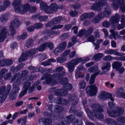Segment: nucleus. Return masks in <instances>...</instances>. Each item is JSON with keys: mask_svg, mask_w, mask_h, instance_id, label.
<instances>
[{"mask_svg": "<svg viewBox=\"0 0 125 125\" xmlns=\"http://www.w3.org/2000/svg\"><path fill=\"white\" fill-rule=\"evenodd\" d=\"M28 36L26 32H23L20 37V38L22 39H26Z\"/></svg>", "mask_w": 125, "mask_h": 125, "instance_id": "56", "label": "nucleus"}, {"mask_svg": "<svg viewBox=\"0 0 125 125\" xmlns=\"http://www.w3.org/2000/svg\"><path fill=\"white\" fill-rule=\"evenodd\" d=\"M47 47H48L51 50H53L54 48V45L53 43L51 42H48L45 43Z\"/></svg>", "mask_w": 125, "mask_h": 125, "instance_id": "37", "label": "nucleus"}, {"mask_svg": "<svg viewBox=\"0 0 125 125\" xmlns=\"http://www.w3.org/2000/svg\"><path fill=\"white\" fill-rule=\"evenodd\" d=\"M31 85L30 82H27L26 83H24L23 90L20 93L19 95V97L21 98L24 95L27 93L28 89Z\"/></svg>", "mask_w": 125, "mask_h": 125, "instance_id": "18", "label": "nucleus"}, {"mask_svg": "<svg viewBox=\"0 0 125 125\" xmlns=\"http://www.w3.org/2000/svg\"><path fill=\"white\" fill-rule=\"evenodd\" d=\"M38 55L41 58L42 60H43L44 59H46L47 58V55L45 54H38Z\"/></svg>", "mask_w": 125, "mask_h": 125, "instance_id": "60", "label": "nucleus"}, {"mask_svg": "<svg viewBox=\"0 0 125 125\" xmlns=\"http://www.w3.org/2000/svg\"><path fill=\"white\" fill-rule=\"evenodd\" d=\"M88 17V14L87 13H85L82 15L80 17V20L83 21L84 20L87 19Z\"/></svg>", "mask_w": 125, "mask_h": 125, "instance_id": "46", "label": "nucleus"}, {"mask_svg": "<svg viewBox=\"0 0 125 125\" xmlns=\"http://www.w3.org/2000/svg\"><path fill=\"white\" fill-rule=\"evenodd\" d=\"M100 72V71H98L96 73H95L92 75L91 77L89 82L90 84H93L94 83V80L96 76H97Z\"/></svg>", "mask_w": 125, "mask_h": 125, "instance_id": "27", "label": "nucleus"}, {"mask_svg": "<svg viewBox=\"0 0 125 125\" xmlns=\"http://www.w3.org/2000/svg\"><path fill=\"white\" fill-rule=\"evenodd\" d=\"M38 19L41 21H47L48 19L47 16H40L38 17Z\"/></svg>", "mask_w": 125, "mask_h": 125, "instance_id": "41", "label": "nucleus"}, {"mask_svg": "<svg viewBox=\"0 0 125 125\" xmlns=\"http://www.w3.org/2000/svg\"><path fill=\"white\" fill-rule=\"evenodd\" d=\"M70 14L71 16L74 17L77 15L78 12L75 11H71L70 12Z\"/></svg>", "mask_w": 125, "mask_h": 125, "instance_id": "57", "label": "nucleus"}, {"mask_svg": "<svg viewBox=\"0 0 125 125\" xmlns=\"http://www.w3.org/2000/svg\"><path fill=\"white\" fill-rule=\"evenodd\" d=\"M20 25V22L18 19H15L13 20L10 23V28H12L17 29L18 28Z\"/></svg>", "mask_w": 125, "mask_h": 125, "instance_id": "23", "label": "nucleus"}, {"mask_svg": "<svg viewBox=\"0 0 125 125\" xmlns=\"http://www.w3.org/2000/svg\"><path fill=\"white\" fill-rule=\"evenodd\" d=\"M47 6L46 3L43 2H42L41 3L40 5V9L42 10H43L44 11Z\"/></svg>", "mask_w": 125, "mask_h": 125, "instance_id": "38", "label": "nucleus"}, {"mask_svg": "<svg viewBox=\"0 0 125 125\" xmlns=\"http://www.w3.org/2000/svg\"><path fill=\"white\" fill-rule=\"evenodd\" d=\"M97 89L94 84L87 87L86 92L90 96L96 94Z\"/></svg>", "mask_w": 125, "mask_h": 125, "instance_id": "14", "label": "nucleus"}, {"mask_svg": "<svg viewBox=\"0 0 125 125\" xmlns=\"http://www.w3.org/2000/svg\"><path fill=\"white\" fill-rule=\"evenodd\" d=\"M47 47V45L45 43L41 45L39 48L36 49H32L30 50L25 52L23 53L18 60L19 62H22L26 60L28 56H32L38 52V50L39 51H42L45 50Z\"/></svg>", "mask_w": 125, "mask_h": 125, "instance_id": "4", "label": "nucleus"}, {"mask_svg": "<svg viewBox=\"0 0 125 125\" xmlns=\"http://www.w3.org/2000/svg\"><path fill=\"white\" fill-rule=\"evenodd\" d=\"M54 108H55V109L54 110V112L57 113L61 112L63 109L62 107L58 105H55L54 106Z\"/></svg>", "mask_w": 125, "mask_h": 125, "instance_id": "31", "label": "nucleus"}, {"mask_svg": "<svg viewBox=\"0 0 125 125\" xmlns=\"http://www.w3.org/2000/svg\"><path fill=\"white\" fill-rule=\"evenodd\" d=\"M111 67V64L109 62H107L104 64V66L102 67V70H104L105 69L107 71H108Z\"/></svg>", "mask_w": 125, "mask_h": 125, "instance_id": "33", "label": "nucleus"}, {"mask_svg": "<svg viewBox=\"0 0 125 125\" xmlns=\"http://www.w3.org/2000/svg\"><path fill=\"white\" fill-rule=\"evenodd\" d=\"M117 121L119 122L122 123H125V118L123 117H120L118 119Z\"/></svg>", "mask_w": 125, "mask_h": 125, "instance_id": "61", "label": "nucleus"}, {"mask_svg": "<svg viewBox=\"0 0 125 125\" xmlns=\"http://www.w3.org/2000/svg\"><path fill=\"white\" fill-rule=\"evenodd\" d=\"M111 12V9L110 7L107 6L105 8V10L104 13L102 12H100L98 15L94 18L92 22L94 23H98L101 19H104L105 17H108L109 16Z\"/></svg>", "mask_w": 125, "mask_h": 125, "instance_id": "7", "label": "nucleus"}, {"mask_svg": "<svg viewBox=\"0 0 125 125\" xmlns=\"http://www.w3.org/2000/svg\"><path fill=\"white\" fill-rule=\"evenodd\" d=\"M72 7L74 9H78L81 7V5L79 4L76 3L75 5H72Z\"/></svg>", "mask_w": 125, "mask_h": 125, "instance_id": "59", "label": "nucleus"}, {"mask_svg": "<svg viewBox=\"0 0 125 125\" xmlns=\"http://www.w3.org/2000/svg\"><path fill=\"white\" fill-rule=\"evenodd\" d=\"M50 6L51 9L52 10L51 11H52L53 12H56L57 11V10L59 9H62L63 8V6L62 5H59L57 6L56 3H52L51 4Z\"/></svg>", "mask_w": 125, "mask_h": 125, "instance_id": "22", "label": "nucleus"}, {"mask_svg": "<svg viewBox=\"0 0 125 125\" xmlns=\"http://www.w3.org/2000/svg\"><path fill=\"white\" fill-rule=\"evenodd\" d=\"M65 73L64 71H63L61 74L59 73H56L53 74L52 75L46 73L42 77L41 80H42L46 79L47 83L50 84L52 85L57 84L59 81L60 82L61 84L63 85L64 87L66 90L65 91L62 89L56 90L55 91V94L59 96H64L67 93V89L70 90L72 88L71 85L68 83L67 79L66 78L62 77L64 75Z\"/></svg>", "mask_w": 125, "mask_h": 125, "instance_id": "1", "label": "nucleus"}, {"mask_svg": "<svg viewBox=\"0 0 125 125\" xmlns=\"http://www.w3.org/2000/svg\"><path fill=\"white\" fill-rule=\"evenodd\" d=\"M35 114L33 113H30L28 114V117L29 118H33Z\"/></svg>", "mask_w": 125, "mask_h": 125, "instance_id": "64", "label": "nucleus"}, {"mask_svg": "<svg viewBox=\"0 0 125 125\" xmlns=\"http://www.w3.org/2000/svg\"><path fill=\"white\" fill-rule=\"evenodd\" d=\"M6 87L3 86L0 88V95L3 94L0 97V102L2 103L4 102L7 97V95L9 94L11 88V85H9L7 87V91L5 92Z\"/></svg>", "mask_w": 125, "mask_h": 125, "instance_id": "11", "label": "nucleus"}, {"mask_svg": "<svg viewBox=\"0 0 125 125\" xmlns=\"http://www.w3.org/2000/svg\"><path fill=\"white\" fill-rule=\"evenodd\" d=\"M16 29V28H12V29L10 28V34L8 33L9 35H8L7 36L9 35H13L15 34V29Z\"/></svg>", "mask_w": 125, "mask_h": 125, "instance_id": "49", "label": "nucleus"}, {"mask_svg": "<svg viewBox=\"0 0 125 125\" xmlns=\"http://www.w3.org/2000/svg\"><path fill=\"white\" fill-rule=\"evenodd\" d=\"M28 73L27 71V70H25L24 71H23L21 73V76L22 77L21 78V79H20V78H19V77H18V78H19L21 80V81L23 79H24V80L23 81H24L25 82L26 81L25 80V78L26 79V80H28V78H26V75Z\"/></svg>", "mask_w": 125, "mask_h": 125, "instance_id": "32", "label": "nucleus"}, {"mask_svg": "<svg viewBox=\"0 0 125 125\" xmlns=\"http://www.w3.org/2000/svg\"><path fill=\"white\" fill-rule=\"evenodd\" d=\"M21 0H15L12 3L15 11L21 14H24L28 10L30 6L28 3H26L24 6L21 4Z\"/></svg>", "mask_w": 125, "mask_h": 125, "instance_id": "5", "label": "nucleus"}, {"mask_svg": "<svg viewBox=\"0 0 125 125\" xmlns=\"http://www.w3.org/2000/svg\"><path fill=\"white\" fill-rule=\"evenodd\" d=\"M63 26L62 25L59 24L54 25L50 30H46V32L44 33H47L49 36H50L51 35L58 34L60 33V31H56L54 30L58 29H60L62 28Z\"/></svg>", "mask_w": 125, "mask_h": 125, "instance_id": "13", "label": "nucleus"}, {"mask_svg": "<svg viewBox=\"0 0 125 125\" xmlns=\"http://www.w3.org/2000/svg\"><path fill=\"white\" fill-rule=\"evenodd\" d=\"M120 16L119 14L116 13L114 16L110 18V23L107 21H105L103 22L102 24L104 27L108 28L110 26V23L113 24L118 23L120 21Z\"/></svg>", "mask_w": 125, "mask_h": 125, "instance_id": "9", "label": "nucleus"}, {"mask_svg": "<svg viewBox=\"0 0 125 125\" xmlns=\"http://www.w3.org/2000/svg\"><path fill=\"white\" fill-rule=\"evenodd\" d=\"M1 27V30L0 33V42L4 40L5 38L9 34L8 33V30L6 28L3 27Z\"/></svg>", "mask_w": 125, "mask_h": 125, "instance_id": "17", "label": "nucleus"}, {"mask_svg": "<svg viewBox=\"0 0 125 125\" xmlns=\"http://www.w3.org/2000/svg\"><path fill=\"white\" fill-rule=\"evenodd\" d=\"M104 55L101 53H98L95 55L93 57V59L96 61H98L101 60Z\"/></svg>", "mask_w": 125, "mask_h": 125, "instance_id": "28", "label": "nucleus"}, {"mask_svg": "<svg viewBox=\"0 0 125 125\" xmlns=\"http://www.w3.org/2000/svg\"><path fill=\"white\" fill-rule=\"evenodd\" d=\"M5 65H10L13 63V61L11 60L5 59Z\"/></svg>", "mask_w": 125, "mask_h": 125, "instance_id": "52", "label": "nucleus"}, {"mask_svg": "<svg viewBox=\"0 0 125 125\" xmlns=\"http://www.w3.org/2000/svg\"><path fill=\"white\" fill-rule=\"evenodd\" d=\"M54 102L58 104H66L68 103V101L65 99H62L61 98L58 97L54 100Z\"/></svg>", "mask_w": 125, "mask_h": 125, "instance_id": "25", "label": "nucleus"}, {"mask_svg": "<svg viewBox=\"0 0 125 125\" xmlns=\"http://www.w3.org/2000/svg\"><path fill=\"white\" fill-rule=\"evenodd\" d=\"M63 50L59 46L54 50V53L55 54H57L61 52Z\"/></svg>", "mask_w": 125, "mask_h": 125, "instance_id": "40", "label": "nucleus"}, {"mask_svg": "<svg viewBox=\"0 0 125 125\" xmlns=\"http://www.w3.org/2000/svg\"><path fill=\"white\" fill-rule=\"evenodd\" d=\"M62 20L61 17H56L52 21H50L46 25V27H50L53 26L54 24L59 23L61 22V20Z\"/></svg>", "mask_w": 125, "mask_h": 125, "instance_id": "19", "label": "nucleus"}, {"mask_svg": "<svg viewBox=\"0 0 125 125\" xmlns=\"http://www.w3.org/2000/svg\"><path fill=\"white\" fill-rule=\"evenodd\" d=\"M69 35L68 33H64L62 35L61 38V39L64 40L68 38L69 37Z\"/></svg>", "mask_w": 125, "mask_h": 125, "instance_id": "47", "label": "nucleus"}, {"mask_svg": "<svg viewBox=\"0 0 125 125\" xmlns=\"http://www.w3.org/2000/svg\"><path fill=\"white\" fill-rule=\"evenodd\" d=\"M1 21L2 22H4L6 21L7 19V16L6 15H3L0 18Z\"/></svg>", "mask_w": 125, "mask_h": 125, "instance_id": "50", "label": "nucleus"}, {"mask_svg": "<svg viewBox=\"0 0 125 125\" xmlns=\"http://www.w3.org/2000/svg\"><path fill=\"white\" fill-rule=\"evenodd\" d=\"M86 38H87V40L88 42H93L95 41V39L93 35H91L88 37H87Z\"/></svg>", "mask_w": 125, "mask_h": 125, "instance_id": "42", "label": "nucleus"}, {"mask_svg": "<svg viewBox=\"0 0 125 125\" xmlns=\"http://www.w3.org/2000/svg\"><path fill=\"white\" fill-rule=\"evenodd\" d=\"M86 34V29H83L79 31L78 35L79 36L84 37V38H87L86 36L85 35Z\"/></svg>", "mask_w": 125, "mask_h": 125, "instance_id": "35", "label": "nucleus"}, {"mask_svg": "<svg viewBox=\"0 0 125 125\" xmlns=\"http://www.w3.org/2000/svg\"><path fill=\"white\" fill-rule=\"evenodd\" d=\"M109 107L107 109V113L111 117H116L123 114L124 112L123 108L118 107L117 108L113 109L115 107L114 104L110 102L108 103Z\"/></svg>", "mask_w": 125, "mask_h": 125, "instance_id": "3", "label": "nucleus"}, {"mask_svg": "<svg viewBox=\"0 0 125 125\" xmlns=\"http://www.w3.org/2000/svg\"><path fill=\"white\" fill-rule=\"evenodd\" d=\"M33 45V41L31 39H29L26 42V46L28 48L31 47Z\"/></svg>", "mask_w": 125, "mask_h": 125, "instance_id": "36", "label": "nucleus"}, {"mask_svg": "<svg viewBox=\"0 0 125 125\" xmlns=\"http://www.w3.org/2000/svg\"><path fill=\"white\" fill-rule=\"evenodd\" d=\"M68 98L70 100H71L72 99H73V101H75V102H74L73 103L75 102V103L74 104H75L77 103V102L78 101V99L76 97V96H71V97L70 98V97H69Z\"/></svg>", "mask_w": 125, "mask_h": 125, "instance_id": "51", "label": "nucleus"}, {"mask_svg": "<svg viewBox=\"0 0 125 125\" xmlns=\"http://www.w3.org/2000/svg\"><path fill=\"white\" fill-rule=\"evenodd\" d=\"M104 52L107 54H114L115 55L121 56L124 54L123 53H120L116 50L110 49L106 50Z\"/></svg>", "mask_w": 125, "mask_h": 125, "instance_id": "21", "label": "nucleus"}, {"mask_svg": "<svg viewBox=\"0 0 125 125\" xmlns=\"http://www.w3.org/2000/svg\"><path fill=\"white\" fill-rule=\"evenodd\" d=\"M63 70V68L62 66L57 67L56 69V71L57 72H60Z\"/></svg>", "mask_w": 125, "mask_h": 125, "instance_id": "63", "label": "nucleus"}, {"mask_svg": "<svg viewBox=\"0 0 125 125\" xmlns=\"http://www.w3.org/2000/svg\"><path fill=\"white\" fill-rule=\"evenodd\" d=\"M90 58H86L82 60L81 58H78L76 59H74L69 63H67L66 65L69 70V71L71 73L73 72L74 69V66L77 65L82 61L83 63H85L89 61Z\"/></svg>", "mask_w": 125, "mask_h": 125, "instance_id": "6", "label": "nucleus"}, {"mask_svg": "<svg viewBox=\"0 0 125 125\" xmlns=\"http://www.w3.org/2000/svg\"><path fill=\"white\" fill-rule=\"evenodd\" d=\"M107 0H99L98 2L93 4L91 7V9L96 11L100 10L102 8L103 6L106 3Z\"/></svg>", "mask_w": 125, "mask_h": 125, "instance_id": "12", "label": "nucleus"}, {"mask_svg": "<svg viewBox=\"0 0 125 125\" xmlns=\"http://www.w3.org/2000/svg\"><path fill=\"white\" fill-rule=\"evenodd\" d=\"M121 66V63L118 62H115L113 64V68L115 69L116 70H118Z\"/></svg>", "mask_w": 125, "mask_h": 125, "instance_id": "30", "label": "nucleus"}, {"mask_svg": "<svg viewBox=\"0 0 125 125\" xmlns=\"http://www.w3.org/2000/svg\"><path fill=\"white\" fill-rule=\"evenodd\" d=\"M99 98L103 100H105L107 99H110V100L113 102L114 100L112 97V95L110 94H108L105 91H103L101 93L99 96Z\"/></svg>", "mask_w": 125, "mask_h": 125, "instance_id": "16", "label": "nucleus"}, {"mask_svg": "<svg viewBox=\"0 0 125 125\" xmlns=\"http://www.w3.org/2000/svg\"><path fill=\"white\" fill-rule=\"evenodd\" d=\"M116 94L118 97H121L125 99V93L123 89L122 88L118 89L116 93Z\"/></svg>", "mask_w": 125, "mask_h": 125, "instance_id": "26", "label": "nucleus"}, {"mask_svg": "<svg viewBox=\"0 0 125 125\" xmlns=\"http://www.w3.org/2000/svg\"><path fill=\"white\" fill-rule=\"evenodd\" d=\"M34 27L36 29H39L43 27V25L41 23H37L34 25Z\"/></svg>", "mask_w": 125, "mask_h": 125, "instance_id": "54", "label": "nucleus"}, {"mask_svg": "<svg viewBox=\"0 0 125 125\" xmlns=\"http://www.w3.org/2000/svg\"><path fill=\"white\" fill-rule=\"evenodd\" d=\"M103 59L105 61H109L112 60V57L110 55H107L104 57Z\"/></svg>", "mask_w": 125, "mask_h": 125, "instance_id": "53", "label": "nucleus"}, {"mask_svg": "<svg viewBox=\"0 0 125 125\" xmlns=\"http://www.w3.org/2000/svg\"><path fill=\"white\" fill-rule=\"evenodd\" d=\"M94 35L95 37L96 38H99L100 37V33L99 30H97L95 31Z\"/></svg>", "mask_w": 125, "mask_h": 125, "instance_id": "58", "label": "nucleus"}, {"mask_svg": "<svg viewBox=\"0 0 125 125\" xmlns=\"http://www.w3.org/2000/svg\"><path fill=\"white\" fill-rule=\"evenodd\" d=\"M92 107L93 111L91 112L89 109L87 108L85 109L88 115L89 118L92 119L93 116H94L98 119H101L103 117V115L100 113L103 112V110L99 104H96L93 105Z\"/></svg>", "mask_w": 125, "mask_h": 125, "instance_id": "2", "label": "nucleus"}, {"mask_svg": "<svg viewBox=\"0 0 125 125\" xmlns=\"http://www.w3.org/2000/svg\"><path fill=\"white\" fill-rule=\"evenodd\" d=\"M121 21L123 23L121 24H118L117 26V28L119 30L123 29L125 27L124 23H125V16L122 15Z\"/></svg>", "mask_w": 125, "mask_h": 125, "instance_id": "24", "label": "nucleus"}, {"mask_svg": "<svg viewBox=\"0 0 125 125\" xmlns=\"http://www.w3.org/2000/svg\"><path fill=\"white\" fill-rule=\"evenodd\" d=\"M26 118L25 117L21 118L17 120V123L20 124L21 122V125H26Z\"/></svg>", "mask_w": 125, "mask_h": 125, "instance_id": "29", "label": "nucleus"}, {"mask_svg": "<svg viewBox=\"0 0 125 125\" xmlns=\"http://www.w3.org/2000/svg\"><path fill=\"white\" fill-rule=\"evenodd\" d=\"M113 2L112 7L115 9H117L120 7L123 12L125 11V0H110Z\"/></svg>", "mask_w": 125, "mask_h": 125, "instance_id": "10", "label": "nucleus"}, {"mask_svg": "<svg viewBox=\"0 0 125 125\" xmlns=\"http://www.w3.org/2000/svg\"><path fill=\"white\" fill-rule=\"evenodd\" d=\"M86 83L84 81H81L79 83V86L80 89H84L85 87Z\"/></svg>", "mask_w": 125, "mask_h": 125, "instance_id": "39", "label": "nucleus"}, {"mask_svg": "<svg viewBox=\"0 0 125 125\" xmlns=\"http://www.w3.org/2000/svg\"><path fill=\"white\" fill-rule=\"evenodd\" d=\"M39 122L40 124L43 125H50L52 124V122L50 119L42 118L39 119Z\"/></svg>", "mask_w": 125, "mask_h": 125, "instance_id": "20", "label": "nucleus"}, {"mask_svg": "<svg viewBox=\"0 0 125 125\" xmlns=\"http://www.w3.org/2000/svg\"><path fill=\"white\" fill-rule=\"evenodd\" d=\"M110 32L111 33V34H114L115 35H116L117 38H121V36L119 34H118V33L117 32H115L112 29L110 30Z\"/></svg>", "mask_w": 125, "mask_h": 125, "instance_id": "55", "label": "nucleus"}, {"mask_svg": "<svg viewBox=\"0 0 125 125\" xmlns=\"http://www.w3.org/2000/svg\"><path fill=\"white\" fill-rule=\"evenodd\" d=\"M21 83V80L19 78H18L16 80V82L14 83L13 91L14 94H16L18 92L20 89L19 86Z\"/></svg>", "mask_w": 125, "mask_h": 125, "instance_id": "15", "label": "nucleus"}, {"mask_svg": "<svg viewBox=\"0 0 125 125\" xmlns=\"http://www.w3.org/2000/svg\"><path fill=\"white\" fill-rule=\"evenodd\" d=\"M52 10L50 6H47L46 9L44 10V11L46 13L51 14L53 12L52 11H51V10Z\"/></svg>", "mask_w": 125, "mask_h": 125, "instance_id": "44", "label": "nucleus"}, {"mask_svg": "<svg viewBox=\"0 0 125 125\" xmlns=\"http://www.w3.org/2000/svg\"><path fill=\"white\" fill-rule=\"evenodd\" d=\"M29 6H30L28 10L26 11V12L27 11H29L31 13H33L35 12L36 11V7L33 6L31 7V6L30 4Z\"/></svg>", "mask_w": 125, "mask_h": 125, "instance_id": "43", "label": "nucleus"}, {"mask_svg": "<svg viewBox=\"0 0 125 125\" xmlns=\"http://www.w3.org/2000/svg\"><path fill=\"white\" fill-rule=\"evenodd\" d=\"M66 45V43L65 42H63L60 43L59 45V47L63 50L65 49Z\"/></svg>", "mask_w": 125, "mask_h": 125, "instance_id": "45", "label": "nucleus"}, {"mask_svg": "<svg viewBox=\"0 0 125 125\" xmlns=\"http://www.w3.org/2000/svg\"><path fill=\"white\" fill-rule=\"evenodd\" d=\"M94 31V29L92 27L88 29L87 31L86 30V34L85 35L86 36L87 38L88 37V36L92 34Z\"/></svg>", "mask_w": 125, "mask_h": 125, "instance_id": "34", "label": "nucleus"}, {"mask_svg": "<svg viewBox=\"0 0 125 125\" xmlns=\"http://www.w3.org/2000/svg\"><path fill=\"white\" fill-rule=\"evenodd\" d=\"M10 4V2L8 0H5L3 3V4L6 8L9 7Z\"/></svg>", "mask_w": 125, "mask_h": 125, "instance_id": "48", "label": "nucleus"}, {"mask_svg": "<svg viewBox=\"0 0 125 125\" xmlns=\"http://www.w3.org/2000/svg\"><path fill=\"white\" fill-rule=\"evenodd\" d=\"M64 120L65 123L63 121L61 122L59 125H68L70 122L76 125H82V124L81 120H78L75 119L74 115L73 114L66 116V119Z\"/></svg>", "mask_w": 125, "mask_h": 125, "instance_id": "8", "label": "nucleus"}, {"mask_svg": "<svg viewBox=\"0 0 125 125\" xmlns=\"http://www.w3.org/2000/svg\"><path fill=\"white\" fill-rule=\"evenodd\" d=\"M57 61L59 63H62L64 62L65 60L61 57H59L57 58Z\"/></svg>", "mask_w": 125, "mask_h": 125, "instance_id": "62", "label": "nucleus"}]
</instances>
